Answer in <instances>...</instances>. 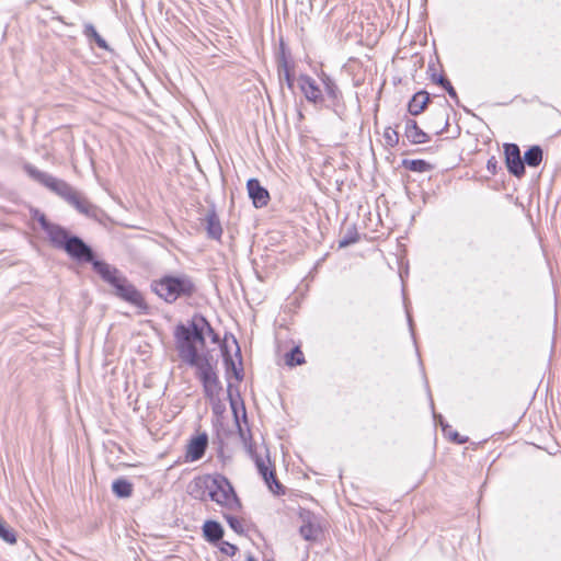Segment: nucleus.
Segmentation results:
<instances>
[{"label": "nucleus", "mask_w": 561, "mask_h": 561, "mask_svg": "<svg viewBox=\"0 0 561 561\" xmlns=\"http://www.w3.org/2000/svg\"><path fill=\"white\" fill-rule=\"evenodd\" d=\"M64 250L77 261L92 263L95 272L112 286L113 293L116 296L134 306H142L144 299L141 294L115 267L105 262L94 260L91 248L79 237H71Z\"/></svg>", "instance_id": "f257e3e1"}, {"label": "nucleus", "mask_w": 561, "mask_h": 561, "mask_svg": "<svg viewBox=\"0 0 561 561\" xmlns=\"http://www.w3.org/2000/svg\"><path fill=\"white\" fill-rule=\"evenodd\" d=\"M188 493L196 500H211L231 512L241 508V503L231 483L221 474H205L195 478L188 485Z\"/></svg>", "instance_id": "f03ea898"}, {"label": "nucleus", "mask_w": 561, "mask_h": 561, "mask_svg": "<svg viewBox=\"0 0 561 561\" xmlns=\"http://www.w3.org/2000/svg\"><path fill=\"white\" fill-rule=\"evenodd\" d=\"M152 290L167 302H173L194 291L193 282L185 275L164 276L151 284Z\"/></svg>", "instance_id": "7ed1b4c3"}, {"label": "nucleus", "mask_w": 561, "mask_h": 561, "mask_svg": "<svg viewBox=\"0 0 561 561\" xmlns=\"http://www.w3.org/2000/svg\"><path fill=\"white\" fill-rule=\"evenodd\" d=\"M24 170L28 174V176L46 186L48 190L60 196L66 202L75 191V188L67 182L54 178L53 175L46 172H42L32 164H25Z\"/></svg>", "instance_id": "20e7f679"}, {"label": "nucleus", "mask_w": 561, "mask_h": 561, "mask_svg": "<svg viewBox=\"0 0 561 561\" xmlns=\"http://www.w3.org/2000/svg\"><path fill=\"white\" fill-rule=\"evenodd\" d=\"M197 374L203 382L206 396L209 398L218 397L221 386L213 365L207 360L197 368Z\"/></svg>", "instance_id": "39448f33"}, {"label": "nucleus", "mask_w": 561, "mask_h": 561, "mask_svg": "<svg viewBox=\"0 0 561 561\" xmlns=\"http://www.w3.org/2000/svg\"><path fill=\"white\" fill-rule=\"evenodd\" d=\"M192 327V329L184 325L179 327L176 335L184 337V340L188 339L194 344L199 343L201 345H204L205 331H207L209 334H213V329L203 318H201L198 321H194Z\"/></svg>", "instance_id": "423d86ee"}, {"label": "nucleus", "mask_w": 561, "mask_h": 561, "mask_svg": "<svg viewBox=\"0 0 561 561\" xmlns=\"http://www.w3.org/2000/svg\"><path fill=\"white\" fill-rule=\"evenodd\" d=\"M38 222H39L41 227L43 228V230L47 233V237H48L50 243L55 248L64 250V248L66 247V243L71 238L68 234L67 230L58 225L50 224L44 215H41L38 217Z\"/></svg>", "instance_id": "0eeeda50"}, {"label": "nucleus", "mask_w": 561, "mask_h": 561, "mask_svg": "<svg viewBox=\"0 0 561 561\" xmlns=\"http://www.w3.org/2000/svg\"><path fill=\"white\" fill-rule=\"evenodd\" d=\"M178 348L181 358L191 366L198 368L207 362L206 358L198 354L196 344L192 343L188 339L184 340V337L178 336Z\"/></svg>", "instance_id": "6e6552de"}, {"label": "nucleus", "mask_w": 561, "mask_h": 561, "mask_svg": "<svg viewBox=\"0 0 561 561\" xmlns=\"http://www.w3.org/2000/svg\"><path fill=\"white\" fill-rule=\"evenodd\" d=\"M449 126L448 106L442 105L427 117L426 127L435 135L443 134Z\"/></svg>", "instance_id": "1a4fd4ad"}, {"label": "nucleus", "mask_w": 561, "mask_h": 561, "mask_svg": "<svg viewBox=\"0 0 561 561\" xmlns=\"http://www.w3.org/2000/svg\"><path fill=\"white\" fill-rule=\"evenodd\" d=\"M505 158L507 169L512 174L519 178L525 173L524 161L520 158V151L517 145H505Z\"/></svg>", "instance_id": "9d476101"}, {"label": "nucleus", "mask_w": 561, "mask_h": 561, "mask_svg": "<svg viewBox=\"0 0 561 561\" xmlns=\"http://www.w3.org/2000/svg\"><path fill=\"white\" fill-rule=\"evenodd\" d=\"M208 446V436L207 434L203 433L197 435L196 437L192 438L187 446H186V453H185V459L186 461H196L199 460Z\"/></svg>", "instance_id": "9b49d317"}, {"label": "nucleus", "mask_w": 561, "mask_h": 561, "mask_svg": "<svg viewBox=\"0 0 561 561\" xmlns=\"http://www.w3.org/2000/svg\"><path fill=\"white\" fill-rule=\"evenodd\" d=\"M247 188L253 205L256 208L264 207L270 201V194L256 179H250L247 183Z\"/></svg>", "instance_id": "f8f14e48"}, {"label": "nucleus", "mask_w": 561, "mask_h": 561, "mask_svg": "<svg viewBox=\"0 0 561 561\" xmlns=\"http://www.w3.org/2000/svg\"><path fill=\"white\" fill-rule=\"evenodd\" d=\"M298 85L309 102L319 103L323 100L320 88L311 77L300 76Z\"/></svg>", "instance_id": "ddd939ff"}, {"label": "nucleus", "mask_w": 561, "mask_h": 561, "mask_svg": "<svg viewBox=\"0 0 561 561\" xmlns=\"http://www.w3.org/2000/svg\"><path fill=\"white\" fill-rule=\"evenodd\" d=\"M72 207H75L79 213L88 216L95 217L96 216V207L91 204L84 196H82L76 190L71 194V196L67 201Z\"/></svg>", "instance_id": "4468645a"}, {"label": "nucleus", "mask_w": 561, "mask_h": 561, "mask_svg": "<svg viewBox=\"0 0 561 561\" xmlns=\"http://www.w3.org/2000/svg\"><path fill=\"white\" fill-rule=\"evenodd\" d=\"M255 465L260 474L263 477L264 481L268 485L270 490L273 493L278 494L282 490V484L275 479L274 471L268 470L266 461L260 457L255 458Z\"/></svg>", "instance_id": "2eb2a0df"}, {"label": "nucleus", "mask_w": 561, "mask_h": 561, "mask_svg": "<svg viewBox=\"0 0 561 561\" xmlns=\"http://www.w3.org/2000/svg\"><path fill=\"white\" fill-rule=\"evenodd\" d=\"M405 137L412 144H424L428 141V136L416 124L415 121L409 119L405 124Z\"/></svg>", "instance_id": "dca6fc26"}, {"label": "nucleus", "mask_w": 561, "mask_h": 561, "mask_svg": "<svg viewBox=\"0 0 561 561\" xmlns=\"http://www.w3.org/2000/svg\"><path fill=\"white\" fill-rule=\"evenodd\" d=\"M428 101L430 96L427 92L421 91L415 93L409 102L410 114L419 115L425 108Z\"/></svg>", "instance_id": "f3484780"}, {"label": "nucleus", "mask_w": 561, "mask_h": 561, "mask_svg": "<svg viewBox=\"0 0 561 561\" xmlns=\"http://www.w3.org/2000/svg\"><path fill=\"white\" fill-rule=\"evenodd\" d=\"M203 533L205 538L210 541L215 542L222 538L224 530L219 523L214 520H207L203 526Z\"/></svg>", "instance_id": "a211bd4d"}, {"label": "nucleus", "mask_w": 561, "mask_h": 561, "mask_svg": "<svg viewBox=\"0 0 561 561\" xmlns=\"http://www.w3.org/2000/svg\"><path fill=\"white\" fill-rule=\"evenodd\" d=\"M206 230L210 238L219 239L222 233V228L217 215L211 211L206 215Z\"/></svg>", "instance_id": "6ab92c4d"}, {"label": "nucleus", "mask_w": 561, "mask_h": 561, "mask_svg": "<svg viewBox=\"0 0 561 561\" xmlns=\"http://www.w3.org/2000/svg\"><path fill=\"white\" fill-rule=\"evenodd\" d=\"M300 535L306 540H316L319 536V526L311 520L310 517L304 519V524L300 526Z\"/></svg>", "instance_id": "aec40b11"}, {"label": "nucleus", "mask_w": 561, "mask_h": 561, "mask_svg": "<svg viewBox=\"0 0 561 561\" xmlns=\"http://www.w3.org/2000/svg\"><path fill=\"white\" fill-rule=\"evenodd\" d=\"M112 491L118 497H129L133 493V484L121 478L113 482Z\"/></svg>", "instance_id": "412c9836"}, {"label": "nucleus", "mask_w": 561, "mask_h": 561, "mask_svg": "<svg viewBox=\"0 0 561 561\" xmlns=\"http://www.w3.org/2000/svg\"><path fill=\"white\" fill-rule=\"evenodd\" d=\"M524 161L529 167H538L542 161V150L539 146H533L524 154Z\"/></svg>", "instance_id": "4be33fe9"}, {"label": "nucleus", "mask_w": 561, "mask_h": 561, "mask_svg": "<svg viewBox=\"0 0 561 561\" xmlns=\"http://www.w3.org/2000/svg\"><path fill=\"white\" fill-rule=\"evenodd\" d=\"M403 165L410 171L420 172V173L428 172L432 170V165L428 162H426L425 160H420V159L404 160Z\"/></svg>", "instance_id": "5701e85b"}, {"label": "nucleus", "mask_w": 561, "mask_h": 561, "mask_svg": "<svg viewBox=\"0 0 561 561\" xmlns=\"http://www.w3.org/2000/svg\"><path fill=\"white\" fill-rule=\"evenodd\" d=\"M0 538L11 545L16 542L14 530L2 518H0Z\"/></svg>", "instance_id": "b1692460"}, {"label": "nucleus", "mask_w": 561, "mask_h": 561, "mask_svg": "<svg viewBox=\"0 0 561 561\" xmlns=\"http://www.w3.org/2000/svg\"><path fill=\"white\" fill-rule=\"evenodd\" d=\"M285 362L288 366L301 365L305 362V357L299 347H295L286 354Z\"/></svg>", "instance_id": "393cba45"}, {"label": "nucleus", "mask_w": 561, "mask_h": 561, "mask_svg": "<svg viewBox=\"0 0 561 561\" xmlns=\"http://www.w3.org/2000/svg\"><path fill=\"white\" fill-rule=\"evenodd\" d=\"M383 138H385V141H386L387 146H390V147H394L399 142V135L391 127H387L385 129Z\"/></svg>", "instance_id": "a878e982"}, {"label": "nucleus", "mask_w": 561, "mask_h": 561, "mask_svg": "<svg viewBox=\"0 0 561 561\" xmlns=\"http://www.w3.org/2000/svg\"><path fill=\"white\" fill-rule=\"evenodd\" d=\"M225 518L229 526L237 533L242 534L244 531L243 523L239 518L231 516V515H225Z\"/></svg>", "instance_id": "bb28decb"}, {"label": "nucleus", "mask_w": 561, "mask_h": 561, "mask_svg": "<svg viewBox=\"0 0 561 561\" xmlns=\"http://www.w3.org/2000/svg\"><path fill=\"white\" fill-rule=\"evenodd\" d=\"M87 33L90 34L94 37L96 44L99 45V47L101 48H107V45H106V42L99 35V33L95 31V28L93 26H89L87 28Z\"/></svg>", "instance_id": "cd10ccee"}, {"label": "nucleus", "mask_w": 561, "mask_h": 561, "mask_svg": "<svg viewBox=\"0 0 561 561\" xmlns=\"http://www.w3.org/2000/svg\"><path fill=\"white\" fill-rule=\"evenodd\" d=\"M224 553L227 556H233L237 551V547L233 545H230L228 542H224L222 547L220 548Z\"/></svg>", "instance_id": "c85d7f7f"}, {"label": "nucleus", "mask_w": 561, "mask_h": 561, "mask_svg": "<svg viewBox=\"0 0 561 561\" xmlns=\"http://www.w3.org/2000/svg\"><path fill=\"white\" fill-rule=\"evenodd\" d=\"M324 83H325V89H327L328 94L331 95V96H334L335 95V87H334V84L331 82V80L329 78H327Z\"/></svg>", "instance_id": "c756f323"}, {"label": "nucleus", "mask_w": 561, "mask_h": 561, "mask_svg": "<svg viewBox=\"0 0 561 561\" xmlns=\"http://www.w3.org/2000/svg\"><path fill=\"white\" fill-rule=\"evenodd\" d=\"M448 94L451 96V98H457V93L455 91V89L453 88V85L450 84V82L444 88Z\"/></svg>", "instance_id": "7c9ffc66"}, {"label": "nucleus", "mask_w": 561, "mask_h": 561, "mask_svg": "<svg viewBox=\"0 0 561 561\" xmlns=\"http://www.w3.org/2000/svg\"><path fill=\"white\" fill-rule=\"evenodd\" d=\"M434 80L437 83H439L443 88H445L449 83V81L446 78H444L443 76H439L438 78L434 77Z\"/></svg>", "instance_id": "2f4dec72"}, {"label": "nucleus", "mask_w": 561, "mask_h": 561, "mask_svg": "<svg viewBox=\"0 0 561 561\" xmlns=\"http://www.w3.org/2000/svg\"><path fill=\"white\" fill-rule=\"evenodd\" d=\"M451 439L458 444H462L466 439H462L458 433L449 434Z\"/></svg>", "instance_id": "473e14b6"}, {"label": "nucleus", "mask_w": 561, "mask_h": 561, "mask_svg": "<svg viewBox=\"0 0 561 561\" xmlns=\"http://www.w3.org/2000/svg\"><path fill=\"white\" fill-rule=\"evenodd\" d=\"M347 244H348V242H347V241H342V242H341V247H345V245H347Z\"/></svg>", "instance_id": "72a5a7b5"}, {"label": "nucleus", "mask_w": 561, "mask_h": 561, "mask_svg": "<svg viewBox=\"0 0 561 561\" xmlns=\"http://www.w3.org/2000/svg\"><path fill=\"white\" fill-rule=\"evenodd\" d=\"M247 561H255L253 557H248Z\"/></svg>", "instance_id": "f704fd0d"}]
</instances>
